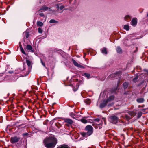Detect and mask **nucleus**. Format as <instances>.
<instances>
[{"label":"nucleus","mask_w":148,"mask_h":148,"mask_svg":"<svg viewBox=\"0 0 148 148\" xmlns=\"http://www.w3.org/2000/svg\"><path fill=\"white\" fill-rule=\"evenodd\" d=\"M102 52L103 53L107 54V52L106 49V48H104L102 50Z\"/></svg>","instance_id":"nucleus-21"},{"label":"nucleus","mask_w":148,"mask_h":148,"mask_svg":"<svg viewBox=\"0 0 148 148\" xmlns=\"http://www.w3.org/2000/svg\"><path fill=\"white\" fill-rule=\"evenodd\" d=\"M108 102L107 100H104L103 102L100 104V107L101 108H104L106 106Z\"/></svg>","instance_id":"nucleus-6"},{"label":"nucleus","mask_w":148,"mask_h":148,"mask_svg":"<svg viewBox=\"0 0 148 148\" xmlns=\"http://www.w3.org/2000/svg\"><path fill=\"white\" fill-rule=\"evenodd\" d=\"M23 112V110H21V111H20V113H22Z\"/></svg>","instance_id":"nucleus-40"},{"label":"nucleus","mask_w":148,"mask_h":148,"mask_svg":"<svg viewBox=\"0 0 148 148\" xmlns=\"http://www.w3.org/2000/svg\"><path fill=\"white\" fill-rule=\"evenodd\" d=\"M20 138L16 137H12L11 139V142L12 143H14L18 142Z\"/></svg>","instance_id":"nucleus-4"},{"label":"nucleus","mask_w":148,"mask_h":148,"mask_svg":"<svg viewBox=\"0 0 148 148\" xmlns=\"http://www.w3.org/2000/svg\"><path fill=\"white\" fill-rule=\"evenodd\" d=\"M99 120H100L99 119H98V118L95 119L94 120L96 122V125H101V124H98L97 123H98L99 121Z\"/></svg>","instance_id":"nucleus-17"},{"label":"nucleus","mask_w":148,"mask_h":148,"mask_svg":"<svg viewBox=\"0 0 148 148\" xmlns=\"http://www.w3.org/2000/svg\"><path fill=\"white\" fill-rule=\"evenodd\" d=\"M124 88L126 89L128 87V83L127 82H124L123 84Z\"/></svg>","instance_id":"nucleus-18"},{"label":"nucleus","mask_w":148,"mask_h":148,"mask_svg":"<svg viewBox=\"0 0 148 148\" xmlns=\"http://www.w3.org/2000/svg\"><path fill=\"white\" fill-rule=\"evenodd\" d=\"M32 47L30 45H28L27 46V49L29 51H30L32 50Z\"/></svg>","instance_id":"nucleus-19"},{"label":"nucleus","mask_w":148,"mask_h":148,"mask_svg":"<svg viewBox=\"0 0 148 148\" xmlns=\"http://www.w3.org/2000/svg\"><path fill=\"white\" fill-rule=\"evenodd\" d=\"M43 143L46 147L47 148H53L57 143V140L54 137L50 136L45 138Z\"/></svg>","instance_id":"nucleus-1"},{"label":"nucleus","mask_w":148,"mask_h":148,"mask_svg":"<svg viewBox=\"0 0 148 148\" xmlns=\"http://www.w3.org/2000/svg\"><path fill=\"white\" fill-rule=\"evenodd\" d=\"M81 121L83 123H85V124L87 123L88 122L86 120L84 119H81Z\"/></svg>","instance_id":"nucleus-23"},{"label":"nucleus","mask_w":148,"mask_h":148,"mask_svg":"<svg viewBox=\"0 0 148 148\" xmlns=\"http://www.w3.org/2000/svg\"><path fill=\"white\" fill-rule=\"evenodd\" d=\"M100 128V127L99 126V128Z\"/></svg>","instance_id":"nucleus-46"},{"label":"nucleus","mask_w":148,"mask_h":148,"mask_svg":"<svg viewBox=\"0 0 148 148\" xmlns=\"http://www.w3.org/2000/svg\"><path fill=\"white\" fill-rule=\"evenodd\" d=\"M110 122L114 124H115L117 122L118 118L115 116H112L110 118Z\"/></svg>","instance_id":"nucleus-3"},{"label":"nucleus","mask_w":148,"mask_h":148,"mask_svg":"<svg viewBox=\"0 0 148 148\" xmlns=\"http://www.w3.org/2000/svg\"><path fill=\"white\" fill-rule=\"evenodd\" d=\"M72 62H73L75 66L77 67H78L80 68H84V67L83 66L79 64L74 59H72Z\"/></svg>","instance_id":"nucleus-5"},{"label":"nucleus","mask_w":148,"mask_h":148,"mask_svg":"<svg viewBox=\"0 0 148 148\" xmlns=\"http://www.w3.org/2000/svg\"><path fill=\"white\" fill-rule=\"evenodd\" d=\"M3 75V73L0 74V77L2 76Z\"/></svg>","instance_id":"nucleus-38"},{"label":"nucleus","mask_w":148,"mask_h":148,"mask_svg":"<svg viewBox=\"0 0 148 148\" xmlns=\"http://www.w3.org/2000/svg\"><path fill=\"white\" fill-rule=\"evenodd\" d=\"M29 72L28 73L26 72V73L25 74H24V75L25 76L27 75H28V74H29Z\"/></svg>","instance_id":"nucleus-36"},{"label":"nucleus","mask_w":148,"mask_h":148,"mask_svg":"<svg viewBox=\"0 0 148 148\" xmlns=\"http://www.w3.org/2000/svg\"><path fill=\"white\" fill-rule=\"evenodd\" d=\"M144 101V99L143 98H139L137 99V102L139 103H142Z\"/></svg>","instance_id":"nucleus-11"},{"label":"nucleus","mask_w":148,"mask_h":148,"mask_svg":"<svg viewBox=\"0 0 148 148\" xmlns=\"http://www.w3.org/2000/svg\"><path fill=\"white\" fill-rule=\"evenodd\" d=\"M70 115L71 117L74 118V116H75V115L73 113H71L70 114Z\"/></svg>","instance_id":"nucleus-32"},{"label":"nucleus","mask_w":148,"mask_h":148,"mask_svg":"<svg viewBox=\"0 0 148 148\" xmlns=\"http://www.w3.org/2000/svg\"><path fill=\"white\" fill-rule=\"evenodd\" d=\"M20 49H21V48H23L22 47V45H21L20 46Z\"/></svg>","instance_id":"nucleus-41"},{"label":"nucleus","mask_w":148,"mask_h":148,"mask_svg":"<svg viewBox=\"0 0 148 148\" xmlns=\"http://www.w3.org/2000/svg\"><path fill=\"white\" fill-rule=\"evenodd\" d=\"M116 51L119 53H122V50L121 48L118 46L117 47Z\"/></svg>","instance_id":"nucleus-13"},{"label":"nucleus","mask_w":148,"mask_h":148,"mask_svg":"<svg viewBox=\"0 0 148 148\" xmlns=\"http://www.w3.org/2000/svg\"><path fill=\"white\" fill-rule=\"evenodd\" d=\"M49 8L45 6H42L40 9L39 11H46L49 9Z\"/></svg>","instance_id":"nucleus-9"},{"label":"nucleus","mask_w":148,"mask_h":148,"mask_svg":"<svg viewBox=\"0 0 148 148\" xmlns=\"http://www.w3.org/2000/svg\"><path fill=\"white\" fill-rule=\"evenodd\" d=\"M129 114L132 116H134L136 115V113L134 111L129 112Z\"/></svg>","instance_id":"nucleus-16"},{"label":"nucleus","mask_w":148,"mask_h":148,"mask_svg":"<svg viewBox=\"0 0 148 148\" xmlns=\"http://www.w3.org/2000/svg\"><path fill=\"white\" fill-rule=\"evenodd\" d=\"M124 29L127 31H128L130 29L129 25H125L124 26Z\"/></svg>","instance_id":"nucleus-20"},{"label":"nucleus","mask_w":148,"mask_h":148,"mask_svg":"<svg viewBox=\"0 0 148 148\" xmlns=\"http://www.w3.org/2000/svg\"><path fill=\"white\" fill-rule=\"evenodd\" d=\"M125 118L127 120H129L131 118L130 116H129L127 115H125Z\"/></svg>","instance_id":"nucleus-29"},{"label":"nucleus","mask_w":148,"mask_h":148,"mask_svg":"<svg viewBox=\"0 0 148 148\" xmlns=\"http://www.w3.org/2000/svg\"><path fill=\"white\" fill-rule=\"evenodd\" d=\"M37 26H42L43 25V23L40 21H38L37 22Z\"/></svg>","instance_id":"nucleus-22"},{"label":"nucleus","mask_w":148,"mask_h":148,"mask_svg":"<svg viewBox=\"0 0 148 148\" xmlns=\"http://www.w3.org/2000/svg\"><path fill=\"white\" fill-rule=\"evenodd\" d=\"M26 38H28V36H26Z\"/></svg>","instance_id":"nucleus-43"},{"label":"nucleus","mask_w":148,"mask_h":148,"mask_svg":"<svg viewBox=\"0 0 148 148\" xmlns=\"http://www.w3.org/2000/svg\"><path fill=\"white\" fill-rule=\"evenodd\" d=\"M78 86L77 85H76V87H74L73 89V90L74 91H76L78 89Z\"/></svg>","instance_id":"nucleus-24"},{"label":"nucleus","mask_w":148,"mask_h":148,"mask_svg":"<svg viewBox=\"0 0 148 148\" xmlns=\"http://www.w3.org/2000/svg\"><path fill=\"white\" fill-rule=\"evenodd\" d=\"M42 64L44 66V67L45 66V64L44 63H42Z\"/></svg>","instance_id":"nucleus-39"},{"label":"nucleus","mask_w":148,"mask_h":148,"mask_svg":"<svg viewBox=\"0 0 148 148\" xmlns=\"http://www.w3.org/2000/svg\"><path fill=\"white\" fill-rule=\"evenodd\" d=\"M137 79V77H136L133 80V81L135 82V81L136 79Z\"/></svg>","instance_id":"nucleus-35"},{"label":"nucleus","mask_w":148,"mask_h":148,"mask_svg":"<svg viewBox=\"0 0 148 148\" xmlns=\"http://www.w3.org/2000/svg\"><path fill=\"white\" fill-rule=\"evenodd\" d=\"M28 135V134L27 133H25L23 134V136H27Z\"/></svg>","instance_id":"nucleus-34"},{"label":"nucleus","mask_w":148,"mask_h":148,"mask_svg":"<svg viewBox=\"0 0 148 148\" xmlns=\"http://www.w3.org/2000/svg\"><path fill=\"white\" fill-rule=\"evenodd\" d=\"M23 67H24V66H23ZM17 71H18L19 72V71H23V73H24V71H25V68H24V69L22 71L20 69H18V70H17Z\"/></svg>","instance_id":"nucleus-30"},{"label":"nucleus","mask_w":148,"mask_h":148,"mask_svg":"<svg viewBox=\"0 0 148 148\" xmlns=\"http://www.w3.org/2000/svg\"><path fill=\"white\" fill-rule=\"evenodd\" d=\"M23 107V106H21V107L22 108Z\"/></svg>","instance_id":"nucleus-45"},{"label":"nucleus","mask_w":148,"mask_h":148,"mask_svg":"<svg viewBox=\"0 0 148 148\" xmlns=\"http://www.w3.org/2000/svg\"><path fill=\"white\" fill-rule=\"evenodd\" d=\"M56 21L55 20L52 19L49 22L50 23H56Z\"/></svg>","instance_id":"nucleus-28"},{"label":"nucleus","mask_w":148,"mask_h":148,"mask_svg":"<svg viewBox=\"0 0 148 148\" xmlns=\"http://www.w3.org/2000/svg\"><path fill=\"white\" fill-rule=\"evenodd\" d=\"M137 23V20L136 18H133L131 21V25L134 26L136 25Z\"/></svg>","instance_id":"nucleus-7"},{"label":"nucleus","mask_w":148,"mask_h":148,"mask_svg":"<svg viewBox=\"0 0 148 148\" xmlns=\"http://www.w3.org/2000/svg\"><path fill=\"white\" fill-rule=\"evenodd\" d=\"M64 122L70 124H72L73 123V121L71 119L69 118L65 119L64 120Z\"/></svg>","instance_id":"nucleus-8"},{"label":"nucleus","mask_w":148,"mask_h":148,"mask_svg":"<svg viewBox=\"0 0 148 148\" xmlns=\"http://www.w3.org/2000/svg\"><path fill=\"white\" fill-rule=\"evenodd\" d=\"M39 15L42 16H44V14L43 13L41 12L39 13Z\"/></svg>","instance_id":"nucleus-33"},{"label":"nucleus","mask_w":148,"mask_h":148,"mask_svg":"<svg viewBox=\"0 0 148 148\" xmlns=\"http://www.w3.org/2000/svg\"><path fill=\"white\" fill-rule=\"evenodd\" d=\"M131 19V18L129 15H127L125 17V20L126 21L130 20Z\"/></svg>","instance_id":"nucleus-15"},{"label":"nucleus","mask_w":148,"mask_h":148,"mask_svg":"<svg viewBox=\"0 0 148 148\" xmlns=\"http://www.w3.org/2000/svg\"><path fill=\"white\" fill-rule=\"evenodd\" d=\"M38 32L39 33H42V30L41 28L39 27L38 29Z\"/></svg>","instance_id":"nucleus-27"},{"label":"nucleus","mask_w":148,"mask_h":148,"mask_svg":"<svg viewBox=\"0 0 148 148\" xmlns=\"http://www.w3.org/2000/svg\"><path fill=\"white\" fill-rule=\"evenodd\" d=\"M114 97L113 95H112L110 96L109 97V98L106 100L108 102H109L113 100L114 99Z\"/></svg>","instance_id":"nucleus-14"},{"label":"nucleus","mask_w":148,"mask_h":148,"mask_svg":"<svg viewBox=\"0 0 148 148\" xmlns=\"http://www.w3.org/2000/svg\"><path fill=\"white\" fill-rule=\"evenodd\" d=\"M84 75L87 78H89L90 77V74H89L85 73L84 74Z\"/></svg>","instance_id":"nucleus-26"},{"label":"nucleus","mask_w":148,"mask_h":148,"mask_svg":"<svg viewBox=\"0 0 148 148\" xmlns=\"http://www.w3.org/2000/svg\"><path fill=\"white\" fill-rule=\"evenodd\" d=\"M26 62L29 68V69H31L32 67L31 65V62L29 60L27 59L26 60Z\"/></svg>","instance_id":"nucleus-10"},{"label":"nucleus","mask_w":148,"mask_h":148,"mask_svg":"<svg viewBox=\"0 0 148 148\" xmlns=\"http://www.w3.org/2000/svg\"><path fill=\"white\" fill-rule=\"evenodd\" d=\"M114 75V74H112L110 76V77H113V75Z\"/></svg>","instance_id":"nucleus-37"},{"label":"nucleus","mask_w":148,"mask_h":148,"mask_svg":"<svg viewBox=\"0 0 148 148\" xmlns=\"http://www.w3.org/2000/svg\"><path fill=\"white\" fill-rule=\"evenodd\" d=\"M57 148H70L67 145H60Z\"/></svg>","instance_id":"nucleus-12"},{"label":"nucleus","mask_w":148,"mask_h":148,"mask_svg":"<svg viewBox=\"0 0 148 148\" xmlns=\"http://www.w3.org/2000/svg\"><path fill=\"white\" fill-rule=\"evenodd\" d=\"M57 8L58 9H59V8H60V10H62L64 8V7L63 6H61L60 7V8H59L58 6H57Z\"/></svg>","instance_id":"nucleus-31"},{"label":"nucleus","mask_w":148,"mask_h":148,"mask_svg":"<svg viewBox=\"0 0 148 148\" xmlns=\"http://www.w3.org/2000/svg\"><path fill=\"white\" fill-rule=\"evenodd\" d=\"M41 63H42H42H43L42 60H41Z\"/></svg>","instance_id":"nucleus-42"},{"label":"nucleus","mask_w":148,"mask_h":148,"mask_svg":"<svg viewBox=\"0 0 148 148\" xmlns=\"http://www.w3.org/2000/svg\"><path fill=\"white\" fill-rule=\"evenodd\" d=\"M85 130L87 131L86 133H84L83 135L84 136L86 135L90 136L93 133V127L91 125H87L85 128Z\"/></svg>","instance_id":"nucleus-2"},{"label":"nucleus","mask_w":148,"mask_h":148,"mask_svg":"<svg viewBox=\"0 0 148 148\" xmlns=\"http://www.w3.org/2000/svg\"><path fill=\"white\" fill-rule=\"evenodd\" d=\"M21 51V52L24 54L25 55H26V53H25V52L23 48H21V49H20Z\"/></svg>","instance_id":"nucleus-25"},{"label":"nucleus","mask_w":148,"mask_h":148,"mask_svg":"<svg viewBox=\"0 0 148 148\" xmlns=\"http://www.w3.org/2000/svg\"><path fill=\"white\" fill-rule=\"evenodd\" d=\"M109 106H111L112 105H109Z\"/></svg>","instance_id":"nucleus-44"}]
</instances>
